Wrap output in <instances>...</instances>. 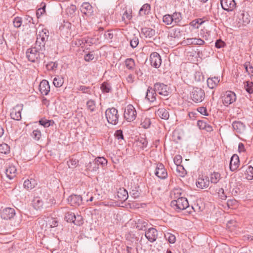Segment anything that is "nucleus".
I'll return each mask as SVG.
<instances>
[{"label": "nucleus", "instance_id": "obj_1", "mask_svg": "<svg viewBox=\"0 0 253 253\" xmlns=\"http://www.w3.org/2000/svg\"><path fill=\"white\" fill-rule=\"evenodd\" d=\"M45 50V48L36 45L35 47H32L27 49L26 57L29 61L32 62H40L45 57L44 53Z\"/></svg>", "mask_w": 253, "mask_h": 253}, {"label": "nucleus", "instance_id": "obj_2", "mask_svg": "<svg viewBox=\"0 0 253 253\" xmlns=\"http://www.w3.org/2000/svg\"><path fill=\"white\" fill-rule=\"evenodd\" d=\"M105 116L109 124L116 125L118 123L119 115L115 108H108L105 111Z\"/></svg>", "mask_w": 253, "mask_h": 253}, {"label": "nucleus", "instance_id": "obj_3", "mask_svg": "<svg viewBox=\"0 0 253 253\" xmlns=\"http://www.w3.org/2000/svg\"><path fill=\"white\" fill-rule=\"evenodd\" d=\"M36 46L45 48V44L49 37V32L46 29H42L37 34Z\"/></svg>", "mask_w": 253, "mask_h": 253}, {"label": "nucleus", "instance_id": "obj_4", "mask_svg": "<svg viewBox=\"0 0 253 253\" xmlns=\"http://www.w3.org/2000/svg\"><path fill=\"white\" fill-rule=\"evenodd\" d=\"M154 87L155 91L158 92L160 95L166 97V99H168V97L171 93L169 87L163 83H157L154 84Z\"/></svg>", "mask_w": 253, "mask_h": 253}, {"label": "nucleus", "instance_id": "obj_5", "mask_svg": "<svg viewBox=\"0 0 253 253\" xmlns=\"http://www.w3.org/2000/svg\"><path fill=\"white\" fill-rule=\"evenodd\" d=\"M170 205L175 209L181 211L189 207V203L186 198L180 197L177 200H172Z\"/></svg>", "mask_w": 253, "mask_h": 253}, {"label": "nucleus", "instance_id": "obj_6", "mask_svg": "<svg viewBox=\"0 0 253 253\" xmlns=\"http://www.w3.org/2000/svg\"><path fill=\"white\" fill-rule=\"evenodd\" d=\"M204 90L198 87H194L191 93V97L195 102H201L205 98Z\"/></svg>", "mask_w": 253, "mask_h": 253}, {"label": "nucleus", "instance_id": "obj_7", "mask_svg": "<svg viewBox=\"0 0 253 253\" xmlns=\"http://www.w3.org/2000/svg\"><path fill=\"white\" fill-rule=\"evenodd\" d=\"M136 117V111L132 105H127L124 112V118L128 122L134 121Z\"/></svg>", "mask_w": 253, "mask_h": 253}, {"label": "nucleus", "instance_id": "obj_8", "mask_svg": "<svg viewBox=\"0 0 253 253\" xmlns=\"http://www.w3.org/2000/svg\"><path fill=\"white\" fill-rule=\"evenodd\" d=\"M236 99V96L235 93L231 91H227L222 97V102L225 106L232 104L235 101Z\"/></svg>", "mask_w": 253, "mask_h": 253}, {"label": "nucleus", "instance_id": "obj_9", "mask_svg": "<svg viewBox=\"0 0 253 253\" xmlns=\"http://www.w3.org/2000/svg\"><path fill=\"white\" fill-rule=\"evenodd\" d=\"M15 215V210L11 208H6L0 212L1 217L5 220L11 219Z\"/></svg>", "mask_w": 253, "mask_h": 253}, {"label": "nucleus", "instance_id": "obj_10", "mask_svg": "<svg viewBox=\"0 0 253 253\" xmlns=\"http://www.w3.org/2000/svg\"><path fill=\"white\" fill-rule=\"evenodd\" d=\"M150 62L152 66L159 68L162 63L160 55L157 52H153L150 56Z\"/></svg>", "mask_w": 253, "mask_h": 253}, {"label": "nucleus", "instance_id": "obj_11", "mask_svg": "<svg viewBox=\"0 0 253 253\" xmlns=\"http://www.w3.org/2000/svg\"><path fill=\"white\" fill-rule=\"evenodd\" d=\"M158 235V231L154 228H150L145 232V236L151 243L156 241Z\"/></svg>", "mask_w": 253, "mask_h": 253}, {"label": "nucleus", "instance_id": "obj_12", "mask_svg": "<svg viewBox=\"0 0 253 253\" xmlns=\"http://www.w3.org/2000/svg\"><path fill=\"white\" fill-rule=\"evenodd\" d=\"M220 3L222 8L227 11H232L236 5L234 0H220Z\"/></svg>", "mask_w": 253, "mask_h": 253}, {"label": "nucleus", "instance_id": "obj_13", "mask_svg": "<svg viewBox=\"0 0 253 253\" xmlns=\"http://www.w3.org/2000/svg\"><path fill=\"white\" fill-rule=\"evenodd\" d=\"M155 175L161 179H165L168 176V173L166 169H165L164 166L162 164H159L157 165Z\"/></svg>", "mask_w": 253, "mask_h": 253}, {"label": "nucleus", "instance_id": "obj_14", "mask_svg": "<svg viewBox=\"0 0 253 253\" xmlns=\"http://www.w3.org/2000/svg\"><path fill=\"white\" fill-rule=\"evenodd\" d=\"M67 201L71 206H77L82 204V198L80 195H72L68 197Z\"/></svg>", "mask_w": 253, "mask_h": 253}, {"label": "nucleus", "instance_id": "obj_15", "mask_svg": "<svg viewBox=\"0 0 253 253\" xmlns=\"http://www.w3.org/2000/svg\"><path fill=\"white\" fill-rule=\"evenodd\" d=\"M141 34L143 35L145 38L151 39L153 38L156 35V31L148 27L142 28L141 29Z\"/></svg>", "mask_w": 253, "mask_h": 253}, {"label": "nucleus", "instance_id": "obj_16", "mask_svg": "<svg viewBox=\"0 0 253 253\" xmlns=\"http://www.w3.org/2000/svg\"><path fill=\"white\" fill-rule=\"evenodd\" d=\"M39 89L41 93L46 95L50 91V86L47 81L42 80L40 84Z\"/></svg>", "mask_w": 253, "mask_h": 253}, {"label": "nucleus", "instance_id": "obj_17", "mask_svg": "<svg viewBox=\"0 0 253 253\" xmlns=\"http://www.w3.org/2000/svg\"><path fill=\"white\" fill-rule=\"evenodd\" d=\"M239 158L237 155L234 154L231 158L229 168L232 171H234L237 169L239 165Z\"/></svg>", "mask_w": 253, "mask_h": 253}, {"label": "nucleus", "instance_id": "obj_18", "mask_svg": "<svg viewBox=\"0 0 253 253\" xmlns=\"http://www.w3.org/2000/svg\"><path fill=\"white\" fill-rule=\"evenodd\" d=\"M210 184L209 178L207 176L199 177L196 181V185L198 188L204 189L207 188Z\"/></svg>", "mask_w": 253, "mask_h": 253}, {"label": "nucleus", "instance_id": "obj_19", "mask_svg": "<svg viewBox=\"0 0 253 253\" xmlns=\"http://www.w3.org/2000/svg\"><path fill=\"white\" fill-rule=\"evenodd\" d=\"M107 164V160L103 157H98L96 158L93 162L94 167L93 168V170H96L99 169V166L103 167Z\"/></svg>", "mask_w": 253, "mask_h": 253}, {"label": "nucleus", "instance_id": "obj_20", "mask_svg": "<svg viewBox=\"0 0 253 253\" xmlns=\"http://www.w3.org/2000/svg\"><path fill=\"white\" fill-rule=\"evenodd\" d=\"M233 129L238 133H242L245 130V125L240 121H234L232 123Z\"/></svg>", "mask_w": 253, "mask_h": 253}, {"label": "nucleus", "instance_id": "obj_21", "mask_svg": "<svg viewBox=\"0 0 253 253\" xmlns=\"http://www.w3.org/2000/svg\"><path fill=\"white\" fill-rule=\"evenodd\" d=\"M156 91L152 87L149 86L147 90L146 98L150 102H153L156 100Z\"/></svg>", "mask_w": 253, "mask_h": 253}, {"label": "nucleus", "instance_id": "obj_22", "mask_svg": "<svg viewBox=\"0 0 253 253\" xmlns=\"http://www.w3.org/2000/svg\"><path fill=\"white\" fill-rule=\"evenodd\" d=\"M22 109L19 106H16L13 108L10 113L11 118L15 120L19 121L21 119V111Z\"/></svg>", "mask_w": 253, "mask_h": 253}, {"label": "nucleus", "instance_id": "obj_23", "mask_svg": "<svg viewBox=\"0 0 253 253\" xmlns=\"http://www.w3.org/2000/svg\"><path fill=\"white\" fill-rule=\"evenodd\" d=\"M183 42L187 45L195 44L201 45L205 43L204 40L196 38H188L184 40Z\"/></svg>", "mask_w": 253, "mask_h": 253}, {"label": "nucleus", "instance_id": "obj_24", "mask_svg": "<svg viewBox=\"0 0 253 253\" xmlns=\"http://www.w3.org/2000/svg\"><path fill=\"white\" fill-rule=\"evenodd\" d=\"M119 200L121 202L125 201L128 197L127 191L124 188H120L117 194Z\"/></svg>", "mask_w": 253, "mask_h": 253}, {"label": "nucleus", "instance_id": "obj_25", "mask_svg": "<svg viewBox=\"0 0 253 253\" xmlns=\"http://www.w3.org/2000/svg\"><path fill=\"white\" fill-rule=\"evenodd\" d=\"M82 12L85 15H91L93 12L92 7L88 2H84L81 7Z\"/></svg>", "mask_w": 253, "mask_h": 253}, {"label": "nucleus", "instance_id": "obj_26", "mask_svg": "<svg viewBox=\"0 0 253 253\" xmlns=\"http://www.w3.org/2000/svg\"><path fill=\"white\" fill-rule=\"evenodd\" d=\"M17 172V169L13 165L9 166L5 170V174L9 179H13L15 176Z\"/></svg>", "mask_w": 253, "mask_h": 253}, {"label": "nucleus", "instance_id": "obj_27", "mask_svg": "<svg viewBox=\"0 0 253 253\" xmlns=\"http://www.w3.org/2000/svg\"><path fill=\"white\" fill-rule=\"evenodd\" d=\"M156 115L164 120H168L169 117V111L164 108H159L156 112Z\"/></svg>", "mask_w": 253, "mask_h": 253}, {"label": "nucleus", "instance_id": "obj_28", "mask_svg": "<svg viewBox=\"0 0 253 253\" xmlns=\"http://www.w3.org/2000/svg\"><path fill=\"white\" fill-rule=\"evenodd\" d=\"M219 82L218 77L209 78L207 80V84L209 88L213 89L215 88Z\"/></svg>", "mask_w": 253, "mask_h": 253}, {"label": "nucleus", "instance_id": "obj_29", "mask_svg": "<svg viewBox=\"0 0 253 253\" xmlns=\"http://www.w3.org/2000/svg\"><path fill=\"white\" fill-rule=\"evenodd\" d=\"M171 16V20H173V25H177L182 19V16L180 12H175Z\"/></svg>", "mask_w": 253, "mask_h": 253}, {"label": "nucleus", "instance_id": "obj_30", "mask_svg": "<svg viewBox=\"0 0 253 253\" xmlns=\"http://www.w3.org/2000/svg\"><path fill=\"white\" fill-rule=\"evenodd\" d=\"M151 6L148 3L144 4L140 8L139 11L140 15H145L148 14L150 12Z\"/></svg>", "mask_w": 253, "mask_h": 253}, {"label": "nucleus", "instance_id": "obj_31", "mask_svg": "<svg viewBox=\"0 0 253 253\" xmlns=\"http://www.w3.org/2000/svg\"><path fill=\"white\" fill-rule=\"evenodd\" d=\"M148 225V222L143 219L138 220L136 223V228L139 230H145Z\"/></svg>", "mask_w": 253, "mask_h": 253}, {"label": "nucleus", "instance_id": "obj_32", "mask_svg": "<svg viewBox=\"0 0 253 253\" xmlns=\"http://www.w3.org/2000/svg\"><path fill=\"white\" fill-rule=\"evenodd\" d=\"M35 181L32 179L25 180L23 184L24 187L27 190L33 189L35 187Z\"/></svg>", "mask_w": 253, "mask_h": 253}, {"label": "nucleus", "instance_id": "obj_33", "mask_svg": "<svg viewBox=\"0 0 253 253\" xmlns=\"http://www.w3.org/2000/svg\"><path fill=\"white\" fill-rule=\"evenodd\" d=\"M125 65L126 68L130 70L134 69L135 64L134 60L132 58H127L125 60Z\"/></svg>", "mask_w": 253, "mask_h": 253}, {"label": "nucleus", "instance_id": "obj_34", "mask_svg": "<svg viewBox=\"0 0 253 253\" xmlns=\"http://www.w3.org/2000/svg\"><path fill=\"white\" fill-rule=\"evenodd\" d=\"M33 206L36 210H39L43 206V202L38 198H35L33 201Z\"/></svg>", "mask_w": 253, "mask_h": 253}, {"label": "nucleus", "instance_id": "obj_35", "mask_svg": "<svg viewBox=\"0 0 253 253\" xmlns=\"http://www.w3.org/2000/svg\"><path fill=\"white\" fill-rule=\"evenodd\" d=\"M100 88L103 93H109L112 90L111 84L107 82L103 83Z\"/></svg>", "mask_w": 253, "mask_h": 253}, {"label": "nucleus", "instance_id": "obj_36", "mask_svg": "<svg viewBox=\"0 0 253 253\" xmlns=\"http://www.w3.org/2000/svg\"><path fill=\"white\" fill-rule=\"evenodd\" d=\"M87 109L91 112H94L96 108L95 102L94 100L90 99L86 102Z\"/></svg>", "mask_w": 253, "mask_h": 253}, {"label": "nucleus", "instance_id": "obj_37", "mask_svg": "<svg viewBox=\"0 0 253 253\" xmlns=\"http://www.w3.org/2000/svg\"><path fill=\"white\" fill-rule=\"evenodd\" d=\"M211 181L212 183L216 184L220 179V174L214 172L211 175Z\"/></svg>", "mask_w": 253, "mask_h": 253}, {"label": "nucleus", "instance_id": "obj_38", "mask_svg": "<svg viewBox=\"0 0 253 253\" xmlns=\"http://www.w3.org/2000/svg\"><path fill=\"white\" fill-rule=\"evenodd\" d=\"M246 177L249 180L253 179V167L249 166L246 170Z\"/></svg>", "mask_w": 253, "mask_h": 253}, {"label": "nucleus", "instance_id": "obj_39", "mask_svg": "<svg viewBox=\"0 0 253 253\" xmlns=\"http://www.w3.org/2000/svg\"><path fill=\"white\" fill-rule=\"evenodd\" d=\"M176 167V171L179 176H184L186 174V171L182 165H178Z\"/></svg>", "mask_w": 253, "mask_h": 253}, {"label": "nucleus", "instance_id": "obj_40", "mask_svg": "<svg viewBox=\"0 0 253 253\" xmlns=\"http://www.w3.org/2000/svg\"><path fill=\"white\" fill-rule=\"evenodd\" d=\"M165 238L166 240H168L170 244L174 243L176 241L175 236L170 233H167L165 234Z\"/></svg>", "mask_w": 253, "mask_h": 253}, {"label": "nucleus", "instance_id": "obj_41", "mask_svg": "<svg viewBox=\"0 0 253 253\" xmlns=\"http://www.w3.org/2000/svg\"><path fill=\"white\" fill-rule=\"evenodd\" d=\"M10 151L9 146L6 143L0 144V153L2 154H7Z\"/></svg>", "mask_w": 253, "mask_h": 253}, {"label": "nucleus", "instance_id": "obj_42", "mask_svg": "<svg viewBox=\"0 0 253 253\" xmlns=\"http://www.w3.org/2000/svg\"><path fill=\"white\" fill-rule=\"evenodd\" d=\"M114 136L115 138L119 140V142L124 141V135L122 130L118 129L116 130L115 132Z\"/></svg>", "mask_w": 253, "mask_h": 253}, {"label": "nucleus", "instance_id": "obj_43", "mask_svg": "<svg viewBox=\"0 0 253 253\" xmlns=\"http://www.w3.org/2000/svg\"><path fill=\"white\" fill-rule=\"evenodd\" d=\"M78 160L72 158L67 162V165L70 169H74L78 166Z\"/></svg>", "mask_w": 253, "mask_h": 253}, {"label": "nucleus", "instance_id": "obj_44", "mask_svg": "<svg viewBox=\"0 0 253 253\" xmlns=\"http://www.w3.org/2000/svg\"><path fill=\"white\" fill-rule=\"evenodd\" d=\"M22 23V18L17 16L13 20V24L14 27L18 28L21 27Z\"/></svg>", "mask_w": 253, "mask_h": 253}, {"label": "nucleus", "instance_id": "obj_45", "mask_svg": "<svg viewBox=\"0 0 253 253\" xmlns=\"http://www.w3.org/2000/svg\"><path fill=\"white\" fill-rule=\"evenodd\" d=\"M83 217L81 215H75V218H74L73 223L77 225H81L83 223Z\"/></svg>", "mask_w": 253, "mask_h": 253}, {"label": "nucleus", "instance_id": "obj_46", "mask_svg": "<svg viewBox=\"0 0 253 253\" xmlns=\"http://www.w3.org/2000/svg\"><path fill=\"white\" fill-rule=\"evenodd\" d=\"M74 218H75L74 213L69 211L65 213V219L67 222L73 223Z\"/></svg>", "mask_w": 253, "mask_h": 253}, {"label": "nucleus", "instance_id": "obj_47", "mask_svg": "<svg viewBox=\"0 0 253 253\" xmlns=\"http://www.w3.org/2000/svg\"><path fill=\"white\" fill-rule=\"evenodd\" d=\"M163 21L166 25H173V20H171V16L170 14L164 15L163 18Z\"/></svg>", "mask_w": 253, "mask_h": 253}, {"label": "nucleus", "instance_id": "obj_48", "mask_svg": "<svg viewBox=\"0 0 253 253\" xmlns=\"http://www.w3.org/2000/svg\"><path fill=\"white\" fill-rule=\"evenodd\" d=\"M54 85L57 87H60L63 84V80L60 78H55L53 81Z\"/></svg>", "mask_w": 253, "mask_h": 253}, {"label": "nucleus", "instance_id": "obj_49", "mask_svg": "<svg viewBox=\"0 0 253 253\" xmlns=\"http://www.w3.org/2000/svg\"><path fill=\"white\" fill-rule=\"evenodd\" d=\"M171 37L175 38H179L181 36V31L179 28H175L173 29L172 31L170 33Z\"/></svg>", "mask_w": 253, "mask_h": 253}, {"label": "nucleus", "instance_id": "obj_50", "mask_svg": "<svg viewBox=\"0 0 253 253\" xmlns=\"http://www.w3.org/2000/svg\"><path fill=\"white\" fill-rule=\"evenodd\" d=\"M139 43V40L137 37L134 36L130 41V45L132 48L136 47Z\"/></svg>", "mask_w": 253, "mask_h": 253}, {"label": "nucleus", "instance_id": "obj_51", "mask_svg": "<svg viewBox=\"0 0 253 253\" xmlns=\"http://www.w3.org/2000/svg\"><path fill=\"white\" fill-rule=\"evenodd\" d=\"M33 138L36 140H39L41 137V132L38 129L33 130L32 134Z\"/></svg>", "mask_w": 253, "mask_h": 253}, {"label": "nucleus", "instance_id": "obj_52", "mask_svg": "<svg viewBox=\"0 0 253 253\" xmlns=\"http://www.w3.org/2000/svg\"><path fill=\"white\" fill-rule=\"evenodd\" d=\"M245 88L248 93H252L253 92V83L251 82H247Z\"/></svg>", "mask_w": 253, "mask_h": 253}, {"label": "nucleus", "instance_id": "obj_53", "mask_svg": "<svg viewBox=\"0 0 253 253\" xmlns=\"http://www.w3.org/2000/svg\"><path fill=\"white\" fill-rule=\"evenodd\" d=\"M132 10L131 9L126 10L122 17V20H124L125 17L128 20H130L132 18Z\"/></svg>", "mask_w": 253, "mask_h": 253}, {"label": "nucleus", "instance_id": "obj_54", "mask_svg": "<svg viewBox=\"0 0 253 253\" xmlns=\"http://www.w3.org/2000/svg\"><path fill=\"white\" fill-rule=\"evenodd\" d=\"M78 90L82 91L84 93L90 94V87L84 85H80L78 87Z\"/></svg>", "mask_w": 253, "mask_h": 253}, {"label": "nucleus", "instance_id": "obj_55", "mask_svg": "<svg viewBox=\"0 0 253 253\" xmlns=\"http://www.w3.org/2000/svg\"><path fill=\"white\" fill-rule=\"evenodd\" d=\"M57 66L58 63L56 62H53L48 63L46 65L47 69L49 70H54L57 68Z\"/></svg>", "mask_w": 253, "mask_h": 253}, {"label": "nucleus", "instance_id": "obj_56", "mask_svg": "<svg viewBox=\"0 0 253 253\" xmlns=\"http://www.w3.org/2000/svg\"><path fill=\"white\" fill-rule=\"evenodd\" d=\"M173 161L176 166L181 165L182 161V157L179 155H176L173 159Z\"/></svg>", "mask_w": 253, "mask_h": 253}, {"label": "nucleus", "instance_id": "obj_57", "mask_svg": "<svg viewBox=\"0 0 253 253\" xmlns=\"http://www.w3.org/2000/svg\"><path fill=\"white\" fill-rule=\"evenodd\" d=\"M197 110L202 115L206 116L209 115V114L207 112V108L205 107H199L197 109Z\"/></svg>", "mask_w": 253, "mask_h": 253}, {"label": "nucleus", "instance_id": "obj_58", "mask_svg": "<svg viewBox=\"0 0 253 253\" xmlns=\"http://www.w3.org/2000/svg\"><path fill=\"white\" fill-rule=\"evenodd\" d=\"M51 121L47 120H41L39 121L40 124L45 127H48L51 125Z\"/></svg>", "mask_w": 253, "mask_h": 253}, {"label": "nucleus", "instance_id": "obj_59", "mask_svg": "<svg viewBox=\"0 0 253 253\" xmlns=\"http://www.w3.org/2000/svg\"><path fill=\"white\" fill-rule=\"evenodd\" d=\"M104 36L106 40L110 41L113 38V34L111 31H108L106 32H105Z\"/></svg>", "mask_w": 253, "mask_h": 253}, {"label": "nucleus", "instance_id": "obj_60", "mask_svg": "<svg viewBox=\"0 0 253 253\" xmlns=\"http://www.w3.org/2000/svg\"><path fill=\"white\" fill-rule=\"evenodd\" d=\"M85 42H86V41L84 39V38L77 39L75 41V45L78 46H83L85 44Z\"/></svg>", "mask_w": 253, "mask_h": 253}, {"label": "nucleus", "instance_id": "obj_61", "mask_svg": "<svg viewBox=\"0 0 253 253\" xmlns=\"http://www.w3.org/2000/svg\"><path fill=\"white\" fill-rule=\"evenodd\" d=\"M151 125V121L150 119L146 118L144 120V121L141 123V125L143 127L145 128H148Z\"/></svg>", "mask_w": 253, "mask_h": 253}, {"label": "nucleus", "instance_id": "obj_62", "mask_svg": "<svg viewBox=\"0 0 253 253\" xmlns=\"http://www.w3.org/2000/svg\"><path fill=\"white\" fill-rule=\"evenodd\" d=\"M207 123L203 120H199L197 122V126L201 129H204L205 127L206 126Z\"/></svg>", "mask_w": 253, "mask_h": 253}, {"label": "nucleus", "instance_id": "obj_63", "mask_svg": "<svg viewBox=\"0 0 253 253\" xmlns=\"http://www.w3.org/2000/svg\"><path fill=\"white\" fill-rule=\"evenodd\" d=\"M94 58V56L93 54L88 53L85 55L84 59L86 61L89 62L92 60Z\"/></svg>", "mask_w": 253, "mask_h": 253}, {"label": "nucleus", "instance_id": "obj_64", "mask_svg": "<svg viewBox=\"0 0 253 253\" xmlns=\"http://www.w3.org/2000/svg\"><path fill=\"white\" fill-rule=\"evenodd\" d=\"M224 45V42L221 40H218L215 43V46L217 48H220L223 47Z\"/></svg>", "mask_w": 253, "mask_h": 253}]
</instances>
